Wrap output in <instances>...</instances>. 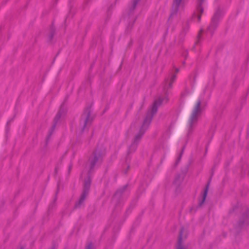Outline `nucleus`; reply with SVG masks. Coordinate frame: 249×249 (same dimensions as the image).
Wrapping results in <instances>:
<instances>
[{
    "mask_svg": "<svg viewBox=\"0 0 249 249\" xmlns=\"http://www.w3.org/2000/svg\"><path fill=\"white\" fill-rule=\"evenodd\" d=\"M168 101V99L167 97L164 98L160 97L155 100L151 109L147 113L139 132L135 136L132 142H133L138 144L145 130L150 124L153 116L157 113L158 107L160 106L162 103H167Z\"/></svg>",
    "mask_w": 249,
    "mask_h": 249,
    "instance_id": "nucleus-1",
    "label": "nucleus"
},
{
    "mask_svg": "<svg viewBox=\"0 0 249 249\" xmlns=\"http://www.w3.org/2000/svg\"><path fill=\"white\" fill-rule=\"evenodd\" d=\"M201 104V100L199 99L195 104L189 117L188 120V135L192 132L194 128L196 125L198 117L200 116L202 110Z\"/></svg>",
    "mask_w": 249,
    "mask_h": 249,
    "instance_id": "nucleus-2",
    "label": "nucleus"
},
{
    "mask_svg": "<svg viewBox=\"0 0 249 249\" xmlns=\"http://www.w3.org/2000/svg\"><path fill=\"white\" fill-rule=\"evenodd\" d=\"M93 118L91 116L90 107H87L82 114L78 126L79 133H82L91 125Z\"/></svg>",
    "mask_w": 249,
    "mask_h": 249,
    "instance_id": "nucleus-3",
    "label": "nucleus"
},
{
    "mask_svg": "<svg viewBox=\"0 0 249 249\" xmlns=\"http://www.w3.org/2000/svg\"><path fill=\"white\" fill-rule=\"evenodd\" d=\"M105 153V148L98 147L96 149L89 160V173L91 172L95 166L100 165L102 163L103 157Z\"/></svg>",
    "mask_w": 249,
    "mask_h": 249,
    "instance_id": "nucleus-4",
    "label": "nucleus"
},
{
    "mask_svg": "<svg viewBox=\"0 0 249 249\" xmlns=\"http://www.w3.org/2000/svg\"><path fill=\"white\" fill-rule=\"evenodd\" d=\"M91 178L89 177L88 178L85 180L83 193L80 196L79 201L75 204V208H79L81 206V205L83 203L87 196L89 194V192L91 185Z\"/></svg>",
    "mask_w": 249,
    "mask_h": 249,
    "instance_id": "nucleus-5",
    "label": "nucleus"
},
{
    "mask_svg": "<svg viewBox=\"0 0 249 249\" xmlns=\"http://www.w3.org/2000/svg\"><path fill=\"white\" fill-rule=\"evenodd\" d=\"M222 15V11L220 8H217L212 19L211 23L208 28V30L213 34L216 28L219 19Z\"/></svg>",
    "mask_w": 249,
    "mask_h": 249,
    "instance_id": "nucleus-6",
    "label": "nucleus"
},
{
    "mask_svg": "<svg viewBox=\"0 0 249 249\" xmlns=\"http://www.w3.org/2000/svg\"><path fill=\"white\" fill-rule=\"evenodd\" d=\"M140 1V0H133L132 3L130 5V6L129 7L128 9V15L127 17V20H128L129 18H130V22L131 23V25H129V27L130 26V28L132 27L133 24L134 23L136 18L132 16V14L138 3V2Z\"/></svg>",
    "mask_w": 249,
    "mask_h": 249,
    "instance_id": "nucleus-7",
    "label": "nucleus"
},
{
    "mask_svg": "<svg viewBox=\"0 0 249 249\" xmlns=\"http://www.w3.org/2000/svg\"><path fill=\"white\" fill-rule=\"evenodd\" d=\"M64 113H65V110L63 108V105H61L59 111L58 112V113H57L56 115L55 116V117L54 119V120H53L54 124L53 125L51 130L49 132V135H48V136L47 138L48 139H49L52 135V134L55 127L56 124L57 123L58 121L61 118L62 114H64Z\"/></svg>",
    "mask_w": 249,
    "mask_h": 249,
    "instance_id": "nucleus-8",
    "label": "nucleus"
},
{
    "mask_svg": "<svg viewBox=\"0 0 249 249\" xmlns=\"http://www.w3.org/2000/svg\"><path fill=\"white\" fill-rule=\"evenodd\" d=\"M205 0H197L196 5V12L197 13L198 21H200L201 20V17L204 12V8L202 6Z\"/></svg>",
    "mask_w": 249,
    "mask_h": 249,
    "instance_id": "nucleus-9",
    "label": "nucleus"
},
{
    "mask_svg": "<svg viewBox=\"0 0 249 249\" xmlns=\"http://www.w3.org/2000/svg\"><path fill=\"white\" fill-rule=\"evenodd\" d=\"M182 0H173L172 3V11L170 17L176 15L178 10V8Z\"/></svg>",
    "mask_w": 249,
    "mask_h": 249,
    "instance_id": "nucleus-10",
    "label": "nucleus"
},
{
    "mask_svg": "<svg viewBox=\"0 0 249 249\" xmlns=\"http://www.w3.org/2000/svg\"><path fill=\"white\" fill-rule=\"evenodd\" d=\"M183 231L184 228L183 227H181L179 231V234L178 238V242L176 247V249H184L183 245H182V235Z\"/></svg>",
    "mask_w": 249,
    "mask_h": 249,
    "instance_id": "nucleus-11",
    "label": "nucleus"
},
{
    "mask_svg": "<svg viewBox=\"0 0 249 249\" xmlns=\"http://www.w3.org/2000/svg\"><path fill=\"white\" fill-rule=\"evenodd\" d=\"M209 186V183H208V184L207 185V186L204 190V193L203 194L202 199L199 203V206H201L203 204V203H204V202L205 201L206 196H207L208 192Z\"/></svg>",
    "mask_w": 249,
    "mask_h": 249,
    "instance_id": "nucleus-12",
    "label": "nucleus"
},
{
    "mask_svg": "<svg viewBox=\"0 0 249 249\" xmlns=\"http://www.w3.org/2000/svg\"><path fill=\"white\" fill-rule=\"evenodd\" d=\"M138 145V144L137 143L132 142L128 148L127 154L129 155L132 153L134 152L137 148Z\"/></svg>",
    "mask_w": 249,
    "mask_h": 249,
    "instance_id": "nucleus-13",
    "label": "nucleus"
},
{
    "mask_svg": "<svg viewBox=\"0 0 249 249\" xmlns=\"http://www.w3.org/2000/svg\"><path fill=\"white\" fill-rule=\"evenodd\" d=\"M243 217L245 219V221H243L242 220H240L239 222V226H241L244 223H246V224H249V222H248L247 220L249 219V214L248 213H247L246 214H245L244 215H243Z\"/></svg>",
    "mask_w": 249,
    "mask_h": 249,
    "instance_id": "nucleus-14",
    "label": "nucleus"
},
{
    "mask_svg": "<svg viewBox=\"0 0 249 249\" xmlns=\"http://www.w3.org/2000/svg\"><path fill=\"white\" fill-rule=\"evenodd\" d=\"M54 33H55V29L53 27V26H52L50 28V33L49 35V38L50 41H51L52 40V39L53 38Z\"/></svg>",
    "mask_w": 249,
    "mask_h": 249,
    "instance_id": "nucleus-15",
    "label": "nucleus"
},
{
    "mask_svg": "<svg viewBox=\"0 0 249 249\" xmlns=\"http://www.w3.org/2000/svg\"><path fill=\"white\" fill-rule=\"evenodd\" d=\"M126 186H124L122 188L119 189L115 193V196L121 195L125 190Z\"/></svg>",
    "mask_w": 249,
    "mask_h": 249,
    "instance_id": "nucleus-16",
    "label": "nucleus"
},
{
    "mask_svg": "<svg viewBox=\"0 0 249 249\" xmlns=\"http://www.w3.org/2000/svg\"><path fill=\"white\" fill-rule=\"evenodd\" d=\"M179 179H180V177L179 176H178L176 178L175 181H174V183L176 184L177 185H178L180 183Z\"/></svg>",
    "mask_w": 249,
    "mask_h": 249,
    "instance_id": "nucleus-17",
    "label": "nucleus"
},
{
    "mask_svg": "<svg viewBox=\"0 0 249 249\" xmlns=\"http://www.w3.org/2000/svg\"><path fill=\"white\" fill-rule=\"evenodd\" d=\"M183 150H184V148H182V151H181V153L180 154V155H179V157H178V160H177L176 161V164H178V163L179 162V161H180V159L181 158V156H182V154Z\"/></svg>",
    "mask_w": 249,
    "mask_h": 249,
    "instance_id": "nucleus-18",
    "label": "nucleus"
},
{
    "mask_svg": "<svg viewBox=\"0 0 249 249\" xmlns=\"http://www.w3.org/2000/svg\"><path fill=\"white\" fill-rule=\"evenodd\" d=\"M85 249H93L92 244L91 243H89L86 246Z\"/></svg>",
    "mask_w": 249,
    "mask_h": 249,
    "instance_id": "nucleus-19",
    "label": "nucleus"
},
{
    "mask_svg": "<svg viewBox=\"0 0 249 249\" xmlns=\"http://www.w3.org/2000/svg\"><path fill=\"white\" fill-rule=\"evenodd\" d=\"M174 82H172V81H171L170 80V82H169V83L168 84V86H167V89H171L172 88V84ZM164 88H166V87H165Z\"/></svg>",
    "mask_w": 249,
    "mask_h": 249,
    "instance_id": "nucleus-20",
    "label": "nucleus"
},
{
    "mask_svg": "<svg viewBox=\"0 0 249 249\" xmlns=\"http://www.w3.org/2000/svg\"><path fill=\"white\" fill-rule=\"evenodd\" d=\"M176 78V74H175L173 75L170 80L171 81H172V82H174L175 81Z\"/></svg>",
    "mask_w": 249,
    "mask_h": 249,
    "instance_id": "nucleus-21",
    "label": "nucleus"
},
{
    "mask_svg": "<svg viewBox=\"0 0 249 249\" xmlns=\"http://www.w3.org/2000/svg\"><path fill=\"white\" fill-rule=\"evenodd\" d=\"M203 32V30L201 29L199 31V32L197 35V38H199L200 37V36H201V34H202V33Z\"/></svg>",
    "mask_w": 249,
    "mask_h": 249,
    "instance_id": "nucleus-22",
    "label": "nucleus"
},
{
    "mask_svg": "<svg viewBox=\"0 0 249 249\" xmlns=\"http://www.w3.org/2000/svg\"><path fill=\"white\" fill-rule=\"evenodd\" d=\"M71 168H72V165H70L69 166V172H70L71 169Z\"/></svg>",
    "mask_w": 249,
    "mask_h": 249,
    "instance_id": "nucleus-23",
    "label": "nucleus"
},
{
    "mask_svg": "<svg viewBox=\"0 0 249 249\" xmlns=\"http://www.w3.org/2000/svg\"><path fill=\"white\" fill-rule=\"evenodd\" d=\"M178 71H179V69H178V68H177V69H176V73H178Z\"/></svg>",
    "mask_w": 249,
    "mask_h": 249,
    "instance_id": "nucleus-24",
    "label": "nucleus"
},
{
    "mask_svg": "<svg viewBox=\"0 0 249 249\" xmlns=\"http://www.w3.org/2000/svg\"><path fill=\"white\" fill-rule=\"evenodd\" d=\"M55 171L56 173L57 172V169L56 168H55Z\"/></svg>",
    "mask_w": 249,
    "mask_h": 249,
    "instance_id": "nucleus-25",
    "label": "nucleus"
},
{
    "mask_svg": "<svg viewBox=\"0 0 249 249\" xmlns=\"http://www.w3.org/2000/svg\"><path fill=\"white\" fill-rule=\"evenodd\" d=\"M20 249H24L23 248H21Z\"/></svg>",
    "mask_w": 249,
    "mask_h": 249,
    "instance_id": "nucleus-26",
    "label": "nucleus"
}]
</instances>
